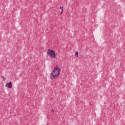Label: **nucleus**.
Wrapping results in <instances>:
<instances>
[{
	"mask_svg": "<svg viewBox=\"0 0 125 125\" xmlns=\"http://www.w3.org/2000/svg\"><path fill=\"white\" fill-rule=\"evenodd\" d=\"M61 74V68L58 66L54 67L53 70L51 72L50 74L51 78L57 79Z\"/></svg>",
	"mask_w": 125,
	"mask_h": 125,
	"instance_id": "f257e3e1",
	"label": "nucleus"
},
{
	"mask_svg": "<svg viewBox=\"0 0 125 125\" xmlns=\"http://www.w3.org/2000/svg\"><path fill=\"white\" fill-rule=\"evenodd\" d=\"M47 54L52 59H55L57 57V55L53 50L48 49L47 51Z\"/></svg>",
	"mask_w": 125,
	"mask_h": 125,
	"instance_id": "f03ea898",
	"label": "nucleus"
},
{
	"mask_svg": "<svg viewBox=\"0 0 125 125\" xmlns=\"http://www.w3.org/2000/svg\"><path fill=\"white\" fill-rule=\"evenodd\" d=\"M6 87H8V88H12V83L10 82L8 83H6L5 85Z\"/></svg>",
	"mask_w": 125,
	"mask_h": 125,
	"instance_id": "7ed1b4c3",
	"label": "nucleus"
},
{
	"mask_svg": "<svg viewBox=\"0 0 125 125\" xmlns=\"http://www.w3.org/2000/svg\"><path fill=\"white\" fill-rule=\"evenodd\" d=\"M2 79V82H5L6 81V78L5 77H4L3 76L1 77Z\"/></svg>",
	"mask_w": 125,
	"mask_h": 125,
	"instance_id": "20e7f679",
	"label": "nucleus"
},
{
	"mask_svg": "<svg viewBox=\"0 0 125 125\" xmlns=\"http://www.w3.org/2000/svg\"><path fill=\"white\" fill-rule=\"evenodd\" d=\"M75 56L76 57H78V55H79V52L78 51H76L75 52Z\"/></svg>",
	"mask_w": 125,
	"mask_h": 125,
	"instance_id": "39448f33",
	"label": "nucleus"
},
{
	"mask_svg": "<svg viewBox=\"0 0 125 125\" xmlns=\"http://www.w3.org/2000/svg\"><path fill=\"white\" fill-rule=\"evenodd\" d=\"M62 6H61V7H60V9H62Z\"/></svg>",
	"mask_w": 125,
	"mask_h": 125,
	"instance_id": "423d86ee",
	"label": "nucleus"
},
{
	"mask_svg": "<svg viewBox=\"0 0 125 125\" xmlns=\"http://www.w3.org/2000/svg\"><path fill=\"white\" fill-rule=\"evenodd\" d=\"M62 11H64V10H63V7H62Z\"/></svg>",
	"mask_w": 125,
	"mask_h": 125,
	"instance_id": "0eeeda50",
	"label": "nucleus"
},
{
	"mask_svg": "<svg viewBox=\"0 0 125 125\" xmlns=\"http://www.w3.org/2000/svg\"><path fill=\"white\" fill-rule=\"evenodd\" d=\"M62 13H63L62 11V12L61 13V14H62Z\"/></svg>",
	"mask_w": 125,
	"mask_h": 125,
	"instance_id": "6e6552de",
	"label": "nucleus"
},
{
	"mask_svg": "<svg viewBox=\"0 0 125 125\" xmlns=\"http://www.w3.org/2000/svg\"><path fill=\"white\" fill-rule=\"evenodd\" d=\"M53 111H54L53 109H52V111H53Z\"/></svg>",
	"mask_w": 125,
	"mask_h": 125,
	"instance_id": "1a4fd4ad",
	"label": "nucleus"
}]
</instances>
